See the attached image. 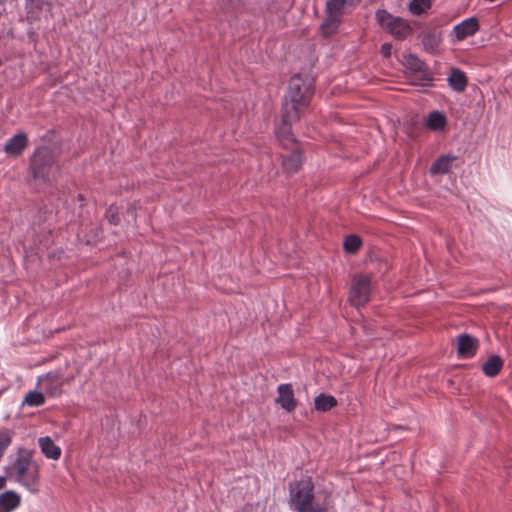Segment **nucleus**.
Masks as SVG:
<instances>
[{"instance_id":"1","label":"nucleus","mask_w":512,"mask_h":512,"mask_svg":"<svg viewBox=\"0 0 512 512\" xmlns=\"http://www.w3.org/2000/svg\"><path fill=\"white\" fill-rule=\"evenodd\" d=\"M312 94L311 80L299 74L290 79L283 104L282 125L277 130L279 138L291 137V125L300 118V107L305 106Z\"/></svg>"},{"instance_id":"2","label":"nucleus","mask_w":512,"mask_h":512,"mask_svg":"<svg viewBox=\"0 0 512 512\" xmlns=\"http://www.w3.org/2000/svg\"><path fill=\"white\" fill-rule=\"evenodd\" d=\"M288 492V506L293 512H328V496L321 499L315 494L311 478L304 477L290 482Z\"/></svg>"},{"instance_id":"3","label":"nucleus","mask_w":512,"mask_h":512,"mask_svg":"<svg viewBox=\"0 0 512 512\" xmlns=\"http://www.w3.org/2000/svg\"><path fill=\"white\" fill-rule=\"evenodd\" d=\"M7 475L29 492H39V466L29 450L19 449L16 459L7 468Z\"/></svg>"},{"instance_id":"4","label":"nucleus","mask_w":512,"mask_h":512,"mask_svg":"<svg viewBox=\"0 0 512 512\" xmlns=\"http://www.w3.org/2000/svg\"><path fill=\"white\" fill-rule=\"evenodd\" d=\"M30 168L33 178L43 182L50 181L58 171L51 152L46 148L35 151L31 158Z\"/></svg>"},{"instance_id":"5","label":"nucleus","mask_w":512,"mask_h":512,"mask_svg":"<svg viewBox=\"0 0 512 512\" xmlns=\"http://www.w3.org/2000/svg\"><path fill=\"white\" fill-rule=\"evenodd\" d=\"M377 23L386 29L395 39L404 40L412 33L410 23L397 16H393L385 9H379L375 13Z\"/></svg>"},{"instance_id":"6","label":"nucleus","mask_w":512,"mask_h":512,"mask_svg":"<svg viewBox=\"0 0 512 512\" xmlns=\"http://www.w3.org/2000/svg\"><path fill=\"white\" fill-rule=\"evenodd\" d=\"M371 293V279L366 275L355 276L352 280L349 300L355 307H361L369 301Z\"/></svg>"},{"instance_id":"7","label":"nucleus","mask_w":512,"mask_h":512,"mask_svg":"<svg viewBox=\"0 0 512 512\" xmlns=\"http://www.w3.org/2000/svg\"><path fill=\"white\" fill-rule=\"evenodd\" d=\"M347 0H328L326 3V20L321 25V30L325 35L333 34L343 15Z\"/></svg>"},{"instance_id":"8","label":"nucleus","mask_w":512,"mask_h":512,"mask_svg":"<svg viewBox=\"0 0 512 512\" xmlns=\"http://www.w3.org/2000/svg\"><path fill=\"white\" fill-rule=\"evenodd\" d=\"M64 384L63 374L60 372H49L38 377V385L50 397H57L62 392Z\"/></svg>"},{"instance_id":"9","label":"nucleus","mask_w":512,"mask_h":512,"mask_svg":"<svg viewBox=\"0 0 512 512\" xmlns=\"http://www.w3.org/2000/svg\"><path fill=\"white\" fill-rule=\"evenodd\" d=\"M479 347V341L476 337L469 334H461L457 339V351L461 358L473 357Z\"/></svg>"},{"instance_id":"10","label":"nucleus","mask_w":512,"mask_h":512,"mask_svg":"<svg viewBox=\"0 0 512 512\" xmlns=\"http://www.w3.org/2000/svg\"><path fill=\"white\" fill-rule=\"evenodd\" d=\"M278 397L276 403L287 412H292L297 405L291 384H280L277 388Z\"/></svg>"},{"instance_id":"11","label":"nucleus","mask_w":512,"mask_h":512,"mask_svg":"<svg viewBox=\"0 0 512 512\" xmlns=\"http://www.w3.org/2000/svg\"><path fill=\"white\" fill-rule=\"evenodd\" d=\"M479 30V23L476 17H469L462 22L458 23L453 28L457 41H462L465 38L474 35Z\"/></svg>"},{"instance_id":"12","label":"nucleus","mask_w":512,"mask_h":512,"mask_svg":"<svg viewBox=\"0 0 512 512\" xmlns=\"http://www.w3.org/2000/svg\"><path fill=\"white\" fill-rule=\"evenodd\" d=\"M456 160V156L442 155L438 157L431 165L429 172L431 175L447 174L452 170V165Z\"/></svg>"},{"instance_id":"13","label":"nucleus","mask_w":512,"mask_h":512,"mask_svg":"<svg viewBox=\"0 0 512 512\" xmlns=\"http://www.w3.org/2000/svg\"><path fill=\"white\" fill-rule=\"evenodd\" d=\"M21 498L15 491H6L0 495V512H12L19 507Z\"/></svg>"},{"instance_id":"14","label":"nucleus","mask_w":512,"mask_h":512,"mask_svg":"<svg viewBox=\"0 0 512 512\" xmlns=\"http://www.w3.org/2000/svg\"><path fill=\"white\" fill-rule=\"evenodd\" d=\"M447 80L449 86L456 92H463L468 83L466 74L458 68L451 69Z\"/></svg>"},{"instance_id":"15","label":"nucleus","mask_w":512,"mask_h":512,"mask_svg":"<svg viewBox=\"0 0 512 512\" xmlns=\"http://www.w3.org/2000/svg\"><path fill=\"white\" fill-rule=\"evenodd\" d=\"M41 452L48 459L57 460L61 455V449L57 446L50 437H41L38 440Z\"/></svg>"},{"instance_id":"16","label":"nucleus","mask_w":512,"mask_h":512,"mask_svg":"<svg viewBox=\"0 0 512 512\" xmlns=\"http://www.w3.org/2000/svg\"><path fill=\"white\" fill-rule=\"evenodd\" d=\"M27 145V137L25 133H18L8 140L5 145V151L9 155L20 154Z\"/></svg>"},{"instance_id":"17","label":"nucleus","mask_w":512,"mask_h":512,"mask_svg":"<svg viewBox=\"0 0 512 512\" xmlns=\"http://www.w3.org/2000/svg\"><path fill=\"white\" fill-rule=\"evenodd\" d=\"M302 164V157L300 151L296 150L284 157L282 161L283 169L286 173L292 174L299 170Z\"/></svg>"},{"instance_id":"18","label":"nucleus","mask_w":512,"mask_h":512,"mask_svg":"<svg viewBox=\"0 0 512 512\" xmlns=\"http://www.w3.org/2000/svg\"><path fill=\"white\" fill-rule=\"evenodd\" d=\"M503 367V361L500 356L492 355L483 364L482 370L487 377L496 376Z\"/></svg>"},{"instance_id":"19","label":"nucleus","mask_w":512,"mask_h":512,"mask_svg":"<svg viewBox=\"0 0 512 512\" xmlns=\"http://www.w3.org/2000/svg\"><path fill=\"white\" fill-rule=\"evenodd\" d=\"M315 409L321 412H326L337 405V400L334 396L320 394L314 400Z\"/></svg>"},{"instance_id":"20","label":"nucleus","mask_w":512,"mask_h":512,"mask_svg":"<svg viewBox=\"0 0 512 512\" xmlns=\"http://www.w3.org/2000/svg\"><path fill=\"white\" fill-rule=\"evenodd\" d=\"M440 42L441 38L436 33H426L422 38L424 49L431 54H434L438 51Z\"/></svg>"},{"instance_id":"21","label":"nucleus","mask_w":512,"mask_h":512,"mask_svg":"<svg viewBox=\"0 0 512 512\" xmlns=\"http://www.w3.org/2000/svg\"><path fill=\"white\" fill-rule=\"evenodd\" d=\"M446 124L445 116L439 111H433L428 115L426 125L429 129L442 130Z\"/></svg>"},{"instance_id":"22","label":"nucleus","mask_w":512,"mask_h":512,"mask_svg":"<svg viewBox=\"0 0 512 512\" xmlns=\"http://www.w3.org/2000/svg\"><path fill=\"white\" fill-rule=\"evenodd\" d=\"M431 6V0H411L408 4V10L413 15H421L427 12Z\"/></svg>"},{"instance_id":"23","label":"nucleus","mask_w":512,"mask_h":512,"mask_svg":"<svg viewBox=\"0 0 512 512\" xmlns=\"http://www.w3.org/2000/svg\"><path fill=\"white\" fill-rule=\"evenodd\" d=\"M13 438V431L7 428L0 429V461L2 460L5 451L11 445Z\"/></svg>"},{"instance_id":"24","label":"nucleus","mask_w":512,"mask_h":512,"mask_svg":"<svg viewBox=\"0 0 512 512\" xmlns=\"http://www.w3.org/2000/svg\"><path fill=\"white\" fill-rule=\"evenodd\" d=\"M404 65L413 72H422L425 64L416 55L408 54L404 57Z\"/></svg>"},{"instance_id":"25","label":"nucleus","mask_w":512,"mask_h":512,"mask_svg":"<svg viewBox=\"0 0 512 512\" xmlns=\"http://www.w3.org/2000/svg\"><path fill=\"white\" fill-rule=\"evenodd\" d=\"M45 398L41 392L30 391L27 393L23 400V405H27L30 407H38L44 404Z\"/></svg>"},{"instance_id":"26","label":"nucleus","mask_w":512,"mask_h":512,"mask_svg":"<svg viewBox=\"0 0 512 512\" xmlns=\"http://www.w3.org/2000/svg\"><path fill=\"white\" fill-rule=\"evenodd\" d=\"M361 244L362 241L358 236L349 235L345 238L343 242V248L346 252L353 254L359 250Z\"/></svg>"},{"instance_id":"27","label":"nucleus","mask_w":512,"mask_h":512,"mask_svg":"<svg viewBox=\"0 0 512 512\" xmlns=\"http://www.w3.org/2000/svg\"><path fill=\"white\" fill-rule=\"evenodd\" d=\"M115 208L113 207H109L106 211V218L109 220L110 223L112 224H117L118 221H119V218L118 216L116 215L115 213Z\"/></svg>"},{"instance_id":"28","label":"nucleus","mask_w":512,"mask_h":512,"mask_svg":"<svg viewBox=\"0 0 512 512\" xmlns=\"http://www.w3.org/2000/svg\"><path fill=\"white\" fill-rule=\"evenodd\" d=\"M44 0H26V5L28 7H35L37 9H41L43 6Z\"/></svg>"},{"instance_id":"29","label":"nucleus","mask_w":512,"mask_h":512,"mask_svg":"<svg viewBox=\"0 0 512 512\" xmlns=\"http://www.w3.org/2000/svg\"><path fill=\"white\" fill-rule=\"evenodd\" d=\"M391 50H392V46H391V44H389V43H384V44H382V46H381V53H382L385 57L390 56V54H391Z\"/></svg>"},{"instance_id":"30","label":"nucleus","mask_w":512,"mask_h":512,"mask_svg":"<svg viewBox=\"0 0 512 512\" xmlns=\"http://www.w3.org/2000/svg\"><path fill=\"white\" fill-rule=\"evenodd\" d=\"M5 478L0 476V489H2L5 486Z\"/></svg>"},{"instance_id":"31","label":"nucleus","mask_w":512,"mask_h":512,"mask_svg":"<svg viewBox=\"0 0 512 512\" xmlns=\"http://www.w3.org/2000/svg\"><path fill=\"white\" fill-rule=\"evenodd\" d=\"M5 2V0H0V4H3Z\"/></svg>"}]
</instances>
